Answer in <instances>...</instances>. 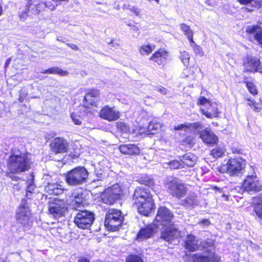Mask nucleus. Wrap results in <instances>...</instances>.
I'll return each instance as SVG.
<instances>
[{
    "instance_id": "f257e3e1",
    "label": "nucleus",
    "mask_w": 262,
    "mask_h": 262,
    "mask_svg": "<svg viewBox=\"0 0 262 262\" xmlns=\"http://www.w3.org/2000/svg\"><path fill=\"white\" fill-rule=\"evenodd\" d=\"M132 201L133 206L141 215L149 216L155 210L153 195L147 188L137 187L132 195Z\"/></svg>"
},
{
    "instance_id": "f03ea898",
    "label": "nucleus",
    "mask_w": 262,
    "mask_h": 262,
    "mask_svg": "<svg viewBox=\"0 0 262 262\" xmlns=\"http://www.w3.org/2000/svg\"><path fill=\"white\" fill-rule=\"evenodd\" d=\"M123 187L118 183L107 187L99 195L100 202L107 205H113L124 197Z\"/></svg>"
},
{
    "instance_id": "7ed1b4c3",
    "label": "nucleus",
    "mask_w": 262,
    "mask_h": 262,
    "mask_svg": "<svg viewBox=\"0 0 262 262\" xmlns=\"http://www.w3.org/2000/svg\"><path fill=\"white\" fill-rule=\"evenodd\" d=\"M30 166L31 164L27 155L21 154L19 151L12 154L7 162L8 169L12 173L27 171Z\"/></svg>"
},
{
    "instance_id": "20e7f679",
    "label": "nucleus",
    "mask_w": 262,
    "mask_h": 262,
    "mask_svg": "<svg viewBox=\"0 0 262 262\" xmlns=\"http://www.w3.org/2000/svg\"><path fill=\"white\" fill-rule=\"evenodd\" d=\"M164 186L169 195L178 200L184 198L187 193L186 185L176 177L167 178L164 182Z\"/></svg>"
},
{
    "instance_id": "39448f33",
    "label": "nucleus",
    "mask_w": 262,
    "mask_h": 262,
    "mask_svg": "<svg viewBox=\"0 0 262 262\" xmlns=\"http://www.w3.org/2000/svg\"><path fill=\"white\" fill-rule=\"evenodd\" d=\"M124 216L122 211L116 208H109L104 219V225L110 231H118L122 226Z\"/></svg>"
},
{
    "instance_id": "423d86ee",
    "label": "nucleus",
    "mask_w": 262,
    "mask_h": 262,
    "mask_svg": "<svg viewBox=\"0 0 262 262\" xmlns=\"http://www.w3.org/2000/svg\"><path fill=\"white\" fill-rule=\"evenodd\" d=\"M88 177L89 172L86 169L82 166H78L67 171L65 181L70 186H78L84 183Z\"/></svg>"
},
{
    "instance_id": "0eeeda50",
    "label": "nucleus",
    "mask_w": 262,
    "mask_h": 262,
    "mask_svg": "<svg viewBox=\"0 0 262 262\" xmlns=\"http://www.w3.org/2000/svg\"><path fill=\"white\" fill-rule=\"evenodd\" d=\"M95 220L93 212L87 210H79L75 216L74 222L79 228L85 229L90 228Z\"/></svg>"
},
{
    "instance_id": "6e6552de",
    "label": "nucleus",
    "mask_w": 262,
    "mask_h": 262,
    "mask_svg": "<svg viewBox=\"0 0 262 262\" xmlns=\"http://www.w3.org/2000/svg\"><path fill=\"white\" fill-rule=\"evenodd\" d=\"M160 238L169 243L178 240L181 237V231L177 227L174 223H170L162 227Z\"/></svg>"
},
{
    "instance_id": "1a4fd4ad",
    "label": "nucleus",
    "mask_w": 262,
    "mask_h": 262,
    "mask_svg": "<svg viewBox=\"0 0 262 262\" xmlns=\"http://www.w3.org/2000/svg\"><path fill=\"white\" fill-rule=\"evenodd\" d=\"M172 212L165 206H160L158 208L154 222L157 226H164L174 223Z\"/></svg>"
},
{
    "instance_id": "9d476101",
    "label": "nucleus",
    "mask_w": 262,
    "mask_h": 262,
    "mask_svg": "<svg viewBox=\"0 0 262 262\" xmlns=\"http://www.w3.org/2000/svg\"><path fill=\"white\" fill-rule=\"evenodd\" d=\"M100 96L99 90L93 88L87 90L82 100V106L88 109L98 107V102Z\"/></svg>"
},
{
    "instance_id": "9b49d317",
    "label": "nucleus",
    "mask_w": 262,
    "mask_h": 262,
    "mask_svg": "<svg viewBox=\"0 0 262 262\" xmlns=\"http://www.w3.org/2000/svg\"><path fill=\"white\" fill-rule=\"evenodd\" d=\"M49 147L51 151L55 155L67 153L69 150V142L63 137L54 138L50 142Z\"/></svg>"
},
{
    "instance_id": "f8f14e48",
    "label": "nucleus",
    "mask_w": 262,
    "mask_h": 262,
    "mask_svg": "<svg viewBox=\"0 0 262 262\" xmlns=\"http://www.w3.org/2000/svg\"><path fill=\"white\" fill-rule=\"evenodd\" d=\"M243 189L248 193L258 192L262 190V184L256 176H248L242 183Z\"/></svg>"
},
{
    "instance_id": "ddd939ff",
    "label": "nucleus",
    "mask_w": 262,
    "mask_h": 262,
    "mask_svg": "<svg viewBox=\"0 0 262 262\" xmlns=\"http://www.w3.org/2000/svg\"><path fill=\"white\" fill-rule=\"evenodd\" d=\"M245 160L241 158H229L226 163V171L230 175L240 172L245 167Z\"/></svg>"
},
{
    "instance_id": "4468645a",
    "label": "nucleus",
    "mask_w": 262,
    "mask_h": 262,
    "mask_svg": "<svg viewBox=\"0 0 262 262\" xmlns=\"http://www.w3.org/2000/svg\"><path fill=\"white\" fill-rule=\"evenodd\" d=\"M169 53L164 48H160L155 51L149 58L158 65L164 66L169 59Z\"/></svg>"
},
{
    "instance_id": "2eb2a0df",
    "label": "nucleus",
    "mask_w": 262,
    "mask_h": 262,
    "mask_svg": "<svg viewBox=\"0 0 262 262\" xmlns=\"http://www.w3.org/2000/svg\"><path fill=\"white\" fill-rule=\"evenodd\" d=\"M208 253L206 255L200 254H193L191 256L193 262H221V256L215 252L206 250Z\"/></svg>"
},
{
    "instance_id": "dca6fc26",
    "label": "nucleus",
    "mask_w": 262,
    "mask_h": 262,
    "mask_svg": "<svg viewBox=\"0 0 262 262\" xmlns=\"http://www.w3.org/2000/svg\"><path fill=\"white\" fill-rule=\"evenodd\" d=\"M99 116L104 120L113 121L118 120L120 115L119 112L115 110L114 107H110L109 105H106L101 108Z\"/></svg>"
},
{
    "instance_id": "f3484780",
    "label": "nucleus",
    "mask_w": 262,
    "mask_h": 262,
    "mask_svg": "<svg viewBox=\"0 0 262 262\" xmlns=\"http://www.w3.org/2000/svg\"><path fill=\"white\" fill-rule=\"evenodd\" d=\"M199 238L194 234H187L184 240L183 247L189 252H195L200 249Z\"/></svg>"
},
{
    "instance_id": "a211bd4d",
    "label": "nucleus",
    "mask_w": 262,
    "mask_h": 262,
    "mask_svg": "<svg viewBox=\"0 0 262 262\" xmlns=\"http://www.w3.org/2000/svg\"><path fill=\"white\" fill-rule=\"evenodd\" d=\"M200 111L206 118L209 119L217 118L221 114L217 104L213 101H211L208 105H205L204 108H201Z\"/></svg>"
},
{
    "instance_id": "6ab92c4d",
    "label": "nucleus",
    "mask_w": 262,
    "mask_h": 262,
    "mask_svg": "<svg viewBox=\"0 0 262 262\" xmlns=\"http://www.w3.org/2000/svg\"><path fill=\"white\" fill-rule=\"evenodd\" d=\"M28 204L29 203H25L19 206L16 212V220L22 224H25L28 222L31 215V210L29 208Z\"/></svg>"
},
{
    "instance_id": "aec40b11",
    "label": "nucleus",
    "mask_w": 262,
    "mask_h": 262,
    "mask_svg": "<svg viewBox=\"0 0 262 262\" xmlns=\"http://www.w3.org/2000/svg\"><path fill=\"white\" fill-rule=\"evenodd\" d=\"M200 138L207 145L217 144L219 142L217 136L208 128H205L200 132Z\"/></svg>"
},
{
    "instance_id": "412c9836",
    "label": "nucleus",
    "mask_w": 262,
    "mask_h": 262,
    "mask_svg": "<svg viewBox=\"0 0 262 262\" xmlns=\"http://www.w3.org/2000/svg\"><path fill=\"white\" fill-rule=\"evenodd\" d=\"M118 149L121 154L129 157L139 156L141 152L139 147L138 145L135 144L120 145Z\"/></svg>"
},
{
    "instance_id": "4be33fe9",
    "label": "nucleus",
    "mask_w": 262,
    "mask_h": 262,
    "mask_svg": "<svg viewBox=\"0 0 262 262\" xmlns=\"http://www.w3.org/2000/svg\"><path fill=\"white\" fill-rule=\"evenodd\" d=\"M155 233L154 226L152 224H148L140 228L138 231L136 239L138 241H142L151 238Z\"/></svg>"
},
{
    "instance_id": "5701e85b",
    "label": "nucleus",
    "mask_w": 262,
    "mask_h": 262,
    "mask_svg": "<svg viewBox=\"0 0 262 262\" xmlns=\"http://www.w3.org/2000/svg\"><path fill=\"white\" fill-rule=\"evenodd\" d=\"M252 206L255 215L262 222V196L259 195L253 198Z\"/></svg>"
},
{
    "instance_id": "b1692460",
    "label": "nucleus",
    "mask_w": 262,
    "mask_h": 262,
    "mask_svg": "<svg viewBox=\"0 0 262 262\" xmlns=\"http://www.w3.org/2000/svg\"><path fill=\"white\" fill-rule=\"evenodd\" d=\"M46 191L49 195H58L63 193V188L59 184L49 183L46 187Z\"/></svg>"
},
{
    "instance_id": "393cba45",
    "label": "nucleus",
    "mask_w": 262,
    "mask_h": 262,
    "mask_svg": "<svg viewBox=\"0 0 262 262\" xmlns=\"http://www.w3.org/2000/svg\"><path fill=\"white\" fill-rule=\"evenodd\" d=\"M196 162V157L191 153L184 154L181 159L183 167H192L194 166Z\"/></svg>"
},
{
    "instance_id": "a878e982",
    "label": "nucleus",
    "mask_w": 262,
    "mask_h": 262,
    "mask_svg": "<svg viewBox=\"0 0 262 262\" xmlns=\"http://www.w3.org/2000/svg\"><path fill=\"white\" fill-rule=\"evenodd\" d=\"M66 208L63 206L55 204L49 207L48 211L50 214L53 215L55 218H59L64 215Z\"/></svg>"
},
{
    "instance_id": "bb28decb",
    "label": "nucleus",
    "mask_w": 262,
    "mask_h": 262,
    "mask_svg": "<svg viewBox=\"0 0 262 262\" xmlns=\"http://www.w3.org/2000/svg\"><path fill=\"white\" fill-rule=\"evenodd\" d=\"M237 1L243 5H250V8H248L249 12L253 11L255 9H259L262 6L261 0H237Z\"/></svg>"
},
{
    "instance_id": "cd10ccee",
    "label": "nucleus",
    "mask_w": 262,
    "mask_h": 262,
    "mask_svg": "<svg viewBox=\"0 0 262 262\" xmlns=\"http://www.w3.org/2000/svg\"><path fill=\"white\" fill-rule=\"evenodd\" d=\"M137 181L139 184L145 185L148 187H152L155 186L154 180L150 176L146 174H141L138 177Z\"/></svg>"
},
{
    "instance_id": "c85d7f7f",
    "label": "nucleus",
    "mask_w": 262,
    "mask_h": 262,
    "mask_svg": "<svg viewBox=\"0 0 262 262\" xmlns=\"http://www.w3.org/2000/svg\"><path fill=\"white\" fill-rule=\"evenodd\" d=\"M226 152L225 146L216 145L210 151V155L213 158L217 159L224 157Z\"/></svg>"
},
{
    "instance_id": "c756f323",
    "label": "nucleus",
    "mask_w": 262,
    "mask_h": 262,
    "mask_svg": "<svg viewBox=\"0 0 262 262\" xmlns=\"http://www.w3.org/2000/svg\"><path fill=\"white\" fill-rule=\"evenodd\" d=\"M41 73L57 74L60 76H65L69 74V72L67 71L63 70L58 67H50L48 69L42 71Z\"/></svg>"
},
{
    "instance_id": "7c9ffc66",
    "label": "nucleus",
    "mask_w": 262,
    "mask_h": 262,
    "mask_svg": "<svg viewBox=\"0 0 262 262\" xmlns=\"http://www.w3.org/2000/svg\"><path fill=\"white\" fill-rule=\"evenodd\" d=\"M181 30L184 32L187 36L190 43H194L193 38V33L190 27L186 24L182 23L180 24Z\"/></svg>"
},
{
    "instance_id": "2f4dec72",
    "label": "nucleus",
    "mask_w": 262,
    "mask_h": 262,
    "mask_svg": "<svg viewBox=\"0 0 262 262\" xmlns=\"http://www.w3.org/2000/svg\"><path fill=\"white\" fill-rule=\"evenodd\" d=\"M84 112L83 111L79 110L74 112L71 114V117L75 125H81L82 123L81 120L84 117Z\"/></svg>"
},
{
    "instance_id": "473e14b6",
    "label": "nucleus",
    "mask_w": 262,
    "mask_h": 262,
    "mask_svg": "<svg viewBox=\"0 0 262 262\" xmlns=\"http://www.w3.org/2000/svg\"><path fill=\"white\" fill-rule=\"evenodd\" d=\"M82 192L77 193L74 195L73 200V205L75 207H83L85 204V200L83 196Z\"/></svg>"
},
{
    "instance_id": "72a5a7b5",
    "label": "nucleus",
    "mask_w": 262,
    "mask_h": 262,
    "mask_svg": "<svg viewBox=\"0 0 262 262\" xmlns=\"http://www.w3.org/2000/svg\"><path fill=\"white\" fill-rule=\"evenodd\" d=\"M161 124L158 122L151 121L147 126V131L148 134L155 135L161 129Z\"/></svg>"
},
{
    "instance_id": "f704fd0d",
    "label": "nucleus",
    "mask_w": 262,
    "mask_h": 262,
    "mask_svg": "<svg viewBox=\"0 0 262 262\" xmlns=\"http://www.w3.org/2000/svg\"><path fill=\"white\" fill-rule=\"evenodd\" d=\"M195 144L194 139L193 137L186 136L180 142V145L184 147L191 148Z\"/></svg>"
},
{
    "instance_id": "c9c22d12",
    "label": "nucleus",
    "mask_w": 262,
    "mask_h": 262,
    "mask_svg": "<svg viewBox=\"0 0 262 262\" xmlns=\"http://www.w3.org/2000/svg\"><path fill=\"white\" fill-rule=\"evenodd\" d=\"M116 126L118 132L121 134H128L130 133L129 126L125 122L118 121L116 122Z\"/></svg>"
},
{
    "instance_id": "e433bc0d",
    "label": "nucleus",
    "mask_w": 262,
    "mask_h": 262,
    "mask_svg": "<svg viewBox=\"0 0 262 262\" xmlns=\"http://www.w3.org/2000/svg\"><path fill=\"white\" fill-rule=\"evenodd\" d=\"M248 105L250 106L252 110L255 112H259L261 109V104L255 101L253 98H247Z\"/></svg>"
},
{
    "instance_id": "4c0bfd02",
    "label": "nucleus",
    "mask_w": 262,
    "mask_h": 262,
    "mask_svg": "<svg viewBox=\"0 0 262 262\" xmlns=\"http://www.w3.org/2000/svg\"><path fill=\"white\" fill-rule=\"evenodd\" d=\"M183 126V130L185 132L192 130V129L196 130L202 127V124L199 122L194 123H187L186 124L184 123Z\"/></svg>"
},
{
    "instance_id": "58836bf2",
    "label": "nucleus",
    "mask_w": 262,
    "mask_h": 262,
    "mask_svg": "<svg viewBox=\"0 0 262 262\" xmlns=\"http://www.w3.org/2000/svg\"><path fill=\"white\" fill-rule=\"evenodd\" d=\"M196 196L195 194L189 195L182 202V205L185 206H192L195 204Z\"/></svg>"
},
{
    "instance_id": "ea45409f",
    "label": "nucleus",
    "mask_w": 262,
    "mask_h": 262,
    "mask_svg": "<svg viewBox=\"0 0 262 262\" xmlns=\"http://www.w3.org/2000/svg\"><path fill=\"white\" fill-rule=\"evenodd\" d=\"M154 49L150 45H143L139 48V52L142 55H148L153 51Z\"/></svg>"
},
{
    "instance_id": "a19ab883",
    "label": "nucleus",
    "mask_w": 262,
    "mask_h": 262,
    "mask_svg": "<svg viewBox=\"0 0 262 262\" xmlns=\"http://www.w3.org/2000/svg\"><path fill=\"white\" fill-rule=\"evenodd\" d=\"M202 248L203 250H206L208 248L215 250V246L214 241L211 238H207L202 242Z\"/></svg>"
},
{
    "instance_id": "79ce46f5",
    "label": "nucleus",
    "mask_w": 262,
    "mask_h": 262,
    "mask_svg": "<svg viewBox=\"0 0 262 262\" xmlns=\"http://www.w3.org/2000/svg\"><path fill=\"white\" fill-rule=\"evenodd\" d=\"M35 11L37 13L43 11L46 9V4L43 3V0H36L34 2Z\"/></svg>"
},
{
    "instance_id": "37998d69",
    "label": "nucleus",
    "mask_w": 262,
    "mask_h": 262,
    "mask_svg": "<svg viewBox=\"0 0 262 262\" xmlns=\"http://www.w3.org/2000/svg\"><path fill=\"white\" fill-rule=\"evenodd\" d=\"M244 83L246 84V86L250 93L253 96H255L258 94V91L256 87L252 82L245 81Z\"/></svg>"
},
{
    "instance_id": "c03bdc74",
    "label": "nucleus",
    "mask_w": 262,
    "mask_h": 262,
    "mask_svg": "<svg viewBox=\"0 0 262 262\" xmlns=\"http://www.w3.org/2000/svg\"><path fill=\"white\" fill-rule=\"evenodd\" d=\"M125 262H144L140 254H131L128 255Z\"/></svg>"
},
{
    "instance_id": "a18cd8bd",
    "label": "nucleus",
    "mask_w": 262,
    "mask_h": 262,
    "mask_svg": "<svg viewBox=\"0 0 262 262\" xmlns=\"http://www.w3.org/2000/svg\"><path fill=\"white\" fill-rule=\"evenodd\" d=\"M180 58L185 66H188L189 65L190 56L188 52L185 51L181 52Z\"/></svg>"
},
{
    "instance_id": "49530a36",
    "label": "nucleus",
    "mask_w": 262,
    "mask_h": 262,
    "mask_svg": "<svg viewBox=\"0 0 262 262\" xmlns=\"http://www.w3.org/2000/svg\"><path fill=\"white\" fill-rule=\"evenodd\" d=\"M190 46L192 48L195 56L202 57L204 55L203 49L199 45L195 44L194 42V43H190Z\"/></svg>"
},
{
    "instance_id": "de8ad7c7",
    "label": "nucleus",
    "mask_w": 262,
    "mask_h": 262,
    "mask_svg": "<svg viewBox=\"0 0 262 262\" xmlns=\"http://www.w3.org/2000/svg\"><path fill=\"white\" fill-rule=\"evenodd\" d=\"M211 101V100L206 98L205 97L201 96L197 99L196 104L198 106L208 105Z\"/></svg>"
},
{
    "instance_id": "09e8293b",
    "label": "nucleus",
    "mask_w": 262,
    "mask_h": 262,
    "mask_svg": "<svg viewBox=\"0 0 262 262\" xmlns=\"http://www.w3.org/2000/svg\"><path fill=\"white\" fill-rule=\"evenodd\" d=\"M43 3L46 4V8H48L51 10L55 9L56 7L58 6V2H56L54 0H47L43 1Z\"/></svg>"
},
{
    "instance_id": "8fccbe9b",
    "label": "nucleus",
    "mask_w": 262,
    "mask_h": 262,
    "mask_svg": "<svg viewBox=\"0 0 262 262\" xmlns=\"http://www.w3.org/2000/svg\"><path fill=\"white\" fill-rule=\"evenodd\" d=\"M33 194V185L32 182L30 181L29 184H28L26 189V197L28 199L31 200L32 199Z\"/></svg>"
},
{
    "instance_id": "3c124183",
    "label": "nucleus",
    "mask_w": 262,
    "mask_h": 262,
    "mask_svg": "<svg viewBox=\"0 0 262 262\" xmlns=\"http://www.w3.org/2000/svg\"><path fill=\"white\" fill-rule=\"evenodd\" d=\"M258 28V26L257 25H252L248 26L246 29V32L247 33L249 34H252L254 32H256V30Z\"/></svg>"
},
{
    "instance_id": "603ef678",
    "label": "nucleus",
    "mask_w": 262,
    "mask_h": 262,
    "mask_svg": "<svg viewBox=\"0 0 262 262\" xmlns=\"http://www.w3.org/2000/svg\"><path fill=\"white\" fill-rule=\"evenodd\" d=\"M231 152L233 154H242V149L241 148L237 147H232L231 148Z\"/></svg>"
},
{
    "instance_id": "864d4df0",
    "label": "nucleus",
    "mask_w": 262,
    "mask_h": 262,
    "mask_svg": "<svg viewBox=\"0 0 262 262\" xmlns=\"http://www.w3.org/2000/svg\"><path fill=\"white\" fill-rule=\"evenodd\" d=\"M157 91L162 95H166L168 93V90L165 88L160 86L157 89Z\"/></svg>"
},
{
    "instance_id": "5fc2aeb1",
    "label": "nucleus",
    "mask_w": 262,
    "mask_h": 262,
    "mask_svg": "<svg viewBox=\"0 0 262 262\" xmlns=\"http://www.w3.org/2000/svg\"><path fill=\"white\" fill-rule=\"evenodd\" d=\"M130 11L134 14L136 16H138L139 15L140 11L139 8L136 7H133L130 8Z\"/></svg>"
},
{
    "instance_id": "6e6d98bb",
    "label": "nucleus",
    "mask_w": 262,
    "mask_h": 262,
    "mask_svg": "<svg viewBox=\"0 0 262 262\" xmlns=\"http://www.w3.org/2000/svg\"><path fill=\"white\" fill-rule=\"evenodd\" d=\"M66 45L74 51H78L79 50V47L75 44L67 43Z\"/></svg>"
},
{
    "instance_id": "4d7b16f0",
    "label": "nucleus",
    "mask_w": 262,
    "mask_h": 262,
    "mask_svg": "<svg viewBox=\"0 0 262 262\" xmlns=\"http://www.w3.org/2000/svg\"><path fill=\"white\" fill-rule=\"evenodd\" d=\"M199 224H202V225L208 226L211 224V223L208 219H206L201 220L199 222Z\"/></svg>"
},
{
    "instance_id": "13d9d810",
    "label": "nucleus",
    "mask_w": 262,
    "mask_h": 262,
    "mask_svg": "<svg viewBox=\"0 0 262 262\" xmlns=\"http://www.w3.org/2000/svg\"><path fill=\"white\" fill-rule=\"evenodd\" d=\"M77 262H90V260L85 256H80L78 257Z\"/></svg>"
},
{
    "instance_id": "bf43d9fd",
    "label": "nucleus",
    "mask_w": 262,
    "mask_h": 262,
    "mask_svg": "<svg viewBox=\"0 0 262 262\" xmlns=\"http://www.w3.org/2000/svg\"><path fill=\"white\" fill-rule=\"evenodd\" d=\"M183 124H180L178 125H175L173 127V129L175 130H183Z\"/></svg>"
},
{
    "instance_id": "052dcab7",
    "label": "nucleus",
    "mask_w": 262,
    "mask_h": 262,
    "mask_svg": "<svg viewBox=\"0 0 262 262\" xmlns=\"http://www.w3.org/2000/svg\"><path fill=\"white\" fill-rule=\"evenodd\" d=\"M222 197L223 198L225 201H227L229 200V196L227 194H223Z\"/></svg>"
},
{
    "instance_id": "680f3d73",
    "label": "nucleus",
    "mask_w": 262,
    "mask_h": 262,
    "mask_svg": "<svg viewBox=\"0 0 262 262\" xmlns=\"http://www.w3.org/2000/svg\"><path fill=\"white\" fill-rule=\"evenodd\" d=\"M213 189H214L215 190L219 191L220 192H222V189L220 188L219 187H217V186H213Z\"/></svg>"
},
{
    "instance_id": "e2e57ef3",
    "label": "nucleus",
    "mask_w": 262,
    "mask_h": 262,
    "mask_svg": "<svg viewBox=\"0 0 262 262\" xmlns=\"http://www.w3.org/2000/svg\"><path fill=\"white\" fill-rule=\"evenodd\" d=\"M11 60V58H8L5 63V66L7 67L8 64L10 63V61Z\"/></svg>"
},
{
    "instance_id": "0e129e2a",
    "label": "nucleus",
    "mask_w": 262,
    "mask_h": 262,
    "mask_svg": "<svg viewBox=\"0 0 262 262\" xmlns=\"http://www.w3.org/2000/svg\"><path fill=\"white\" fill-rule=\"evenodd\" d=\"M3 13V7L1 4H0V16L2 15Z\"/></svg>"
},
{
    "instance_id": "69168bd1",
    "label": "nucleus",
    "mask_w": 262,
    "mask_h": 262,
    "mask_svg": "<svg viewBox=\"0 0 262 262\" xmlns=\"http://www.w3.org/2000/svg\"><path fill=\"white\" fill-rule=\"evenodd\" d=\"M113 40H112L108 44L110 45L111 43H113Z\"/></svg>"
},
{
    "instance_id": "338daca9",
    "label": "nucleus",
    "mask_w": 262,
    "mask_h": 262,
    "mask_svg": "<svg viewBox=\"0 0 262 262\" xmlns=\"http://www.w3.org/2000/svg\"><path fill=\"white\" fill-rule=\"evenodd\" d=\"M155 1H156L158 3H159V0H155Z\"/></svg>"
},
{
    "instance_id": "774afa93",
    "label": "nucleus",
    "mask_w": 262,
    "mask_h": 262,
    "mask_svg": "<svg viewBox=\"0 0 262 262\" xmlns=\"http://www.w3.org/2000/svg\"><path fill=\"white\" fill-rule=\"evenodd\" d=\"M35 1H36V0H34V2H35Z\"/></svg>"
}]
</instances>
